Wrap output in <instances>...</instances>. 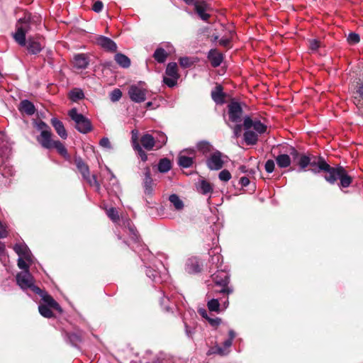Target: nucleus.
<instances>
[{"mask_svg": "<svg viewBox=\"0 0 363 363\" xmlns=\"http://www.w3.org/2000/svg\"><path fill=\"white\" fill-rule=\"evenodd\" d=\"M318 170L312 169V172L317 173L320 170L325 171L328 173L325 176V179L330 184H334L337 179L340 180V186L343 188L348 187L352 183V179L350 177L346 170L341 166L337 167H331L323 159H320L317 163Z\"/></svg>", "mask_w": 363, "mask_h": 363, "instance_id": "nucleus-1", "label": "nucleus"}, {"mask_svg": "<svg viewBox=\"0 0 363 363\" xmlns=\"http://www.w3.org/2000/svg\"><path fill=\"white\" fill-rule=\"evenodd\" d=\"M245 129L244 140L247 145H255L258 140V135L267 131V125L257 119H252L250 116H245L243 121Z\"/></svg>", "mask_w": 363, "mask_h": 363, "instance_id": "nucleus-2", "label": "nucleus"}, {"mask_svg": "<svg viewBox=\"0 0 363 363\" xmlns=\"http://www.w3.org/2000/svg\"><path fill=\"white\" fill-rule=\"evenodd\" d=\"M69 116L75 123L76 128L82 133H87L91 130V124L90 121L82 114L77 112V108H74L69 111Z\"/></svg>", "mask_w": 363, "mask_h": 363, "instance_id": "nucleus-3", "label": "nucleus"}, {"mask_svg": "<svg viewBox=\"0 0 363 363\" xmlns=\"http://www.w3.org/2000/svg\"><path fill=\"white\" fill-rule=\"evenodd\" d=\"M16 281L18 285L23 290L30 289L38 294L41 293L40 289L34 285L33 277L29 271L19 272L16 276Z\"/></svg>", "mask_w": 363, "mask_h": 363, "instance_id": "nucleus-4", "label": "nucleus"}, {"mask_svg": "<svg viewBox=\"0 0 363 363\" xmlns=\"http://www.w3.org/2000/svg\"><path fill=\"white\" fill-rule=\"evenodd\" d=\"M74 162L78 170L82 174L83 178L91 186H95L99 188V184L98 183L96 176H90V172L89 167L84 162L80 157H77L74 160Z\"/></svg>", "mask_w": 363, "mask_h": 363, "instance_id": "nucleus-5", "label": "nucleus"}, {"mask_svg": "<svg viewBox=\"0 0 363 363\" xmlns=\"http://www.w3.org/2000/svg\"><path fill=\"white\" fill-rule=\"evenodd\" d=\"M212 279L217 286L221 287V289L217 291V292L227 294L232 293L233 290L228 286V277L226 272L223 271L217 272L212 275Z\"/></svg>", "mask_w": 363, "mask_h": 363, "instance_id": "nucleus-6", "label": "nucleus"}, {"mask_svg": "<svg viewBox=\"0 0 363 363\" xmlns=\"http://www.w3.org/2000/svg\"><path fill=\"white\" fill-rule=\"evenodd\" d=\"M224 157L219 151L213 152L206 160L207 167L211 170L220 169L224 164Z\"/></svg>", "mask_w": 363, "mask_h": 363, "instance_id": "nucleus-7", "label": "nucleus"}, {"mask_svg": "<svg viewBox=\"0 0 363 363\" xmlns=\"http://www.w3.org/2000/svg\"><path fill=\"white\" fill-rule=\"evenodd\" d=\"M147 90L138 85H132L128 90L130 99L135 103H141L146 99Z\"/></svg>", "mask_w": 363, "mask_h": 363, "instance_id": "nucleus-8", "label": "nucleus"}, {"mask_svg": "<svg viewBox=\"0 0 363 363\" xmlns=\"http://www.w3.org/2000/svg\"><path fill=\"white\" fill-rule=\"evenodd\" d=\"M228 107L230 121L235 123H240L242 116V109L240 104L233 101Z\"/></svg>", "mask_w": 363, "mask_h": 363, "instance_id": "nucleus-9", "label": "nucleus"}, {"mask_svg": "<svg viewBox=\"0 0 363 363\" xmlns=\"http://www.w3.org/2000/svg\"><path fill=\"white\" fill-rule=\"evenodd\" d=\"M194 157V150H186L180 152L178 157V163L179 164L184 167L188 168L190 167L193 164V160Z\"/></svg>", "mask_w": 363, "mask_h": 363, "instance_id": "nucleus-10", "label": "nucleus"}, {"mask_svg": "<svg viewBox=\"0 0 363 363\" xmlns=\"http://www.w3.org/2000/svg\"><path fill=\"white\" fill-rule=\"evenodd\" d=\"M38 143L45 148H52L55 140L52 139V133L50 129L43 130L37 138Z\"/></svg>", "mask_w": 363, "mask_h": 363, "instance_id": "nucleus-11", "label": "nucleus"}, {"mask_svg": "<svg viewBox=\"0 0 363 363\" xmlns=\"http://www.w3.org/2000/svg\"><path fill=\"white\" fill-rule=\"evenodd\" d=\"M96 43L107 51L116 52L117 45L114 41L109 38L100 35L96 38Z\"/></svg>", "mask_w": 363, "mask_h": 363, "instance_id": "nucleus-12", "label": "nucleus"}, {"mask_svg": "<svg viewBox=\"0 0 363 363\" xmlns=\"http://www.w3.org/2000/svg\"><path fill=\"white\" fill-rule=\"evenodd\" d=\"M291 155L294 157V160H297V164L301 169H305L308 164L315 166V162H311L309 157L304 155H299L297 151L293 149Z\"/></svg>", "mask_w": 363, "mask_h": 363, "instance_id": "nucleus-13", "label": "nucleus"}, {"mask_svg": "<svg viewBox=\"0 0 363 363\" xmlns=\"http://www.w3.org/2000/svg\"><path fill=\"white\" fill-rule=\"evenodd\" d=\"M14 251L18 254L19 257L25 258L28 262H32V255L28 247L24 244L15 245Z\"/></svg>", "mask_w": 363, "mask_h": 363, "instance_id": "nucleus-14", "label": "nucleus"}, {"mask_svg": "<svg viewBox=\"0 0 363 363\" xmlns=\"http://www.w3.org/2000/svg\"><path fill=\"white\" fill-rule=\"evenodd\" d=\"M50 123L55 128L56 133L61 138L66 139L67 138V133L62 121H59L56 118H52L50 121Z\"/></svg>", "mask_w": 363, "mask_h": 363, "instance_id": "nucleus-15", "label": "nucleus"}, {"mask_svg": "<svg viewBox=\"0 0 363 363\" xmlns=\"http://www.w3.org/2000/svg\"><path fill=\"white\" fill-rule=\"evenodd\" d=\"M145 176L143 182L145 194L146 195H152L153 193V180L150 177V171L149 168L145 169Z\"/></svg>", "mask_w": 363, "mask_h": 363, "instance_id": "nucleus-16", "label": "nucleus"}, {"mask_svg": "<svg viewBox=\"0 0 363 363\" xmlns=\"http://www.w3.org/2000/svg\"><path fill=\"white\" fill-rule=\"evenodd\" d=\"M26 30L24 29L23 26H17L16 32L13 34V38L21 45L25 46Z\"/></svg>", "mask_w": 363, "mask_h": 363, "instance_id": "nucleus-17", "label": "nucleus"}, {"mask_svg": "<svg viewBox=\"0 0 363 363\" xmlns=\"http://www.w3.org/2000/svg\"><path fill=\"white\" fill-rule=\"evenodd\" d=\"M142 146L147 150H152L155 145V137L150 134H145L140 138Z\"/></svg>", "mask_w": 363, "mask_h": 363, "instance_id": "nucleus-18", "label": "nucleus"}, {"mask_svg": "<svg viewBox=\"0 0 363 363\" xmlns=\"http://www.w3.org/2000/svg\"><path fill=\"white\" fill-rule=\"evenodd\" d=\"M208 57L211 62L213 67H218L223 61V55L216 50H211L208 52Z\"/></svg>", "mask_w": 363, "mask_h": 363, "instance_id": "nucleus-19", "label": "nucleus"}, {"mask_svg": "<svg viewBox=\"0 0 363 363\" xmlns=\"http://www.w3.org/2000/svg\"><path fill=\"white\" fill-rule=\"evenodd\" d=\"M73 63L77 69H85L89 65V60L84 54H78L74 57Z\"/></svg>", "mask_w": 363, "mask_h": 363, "instance_id": "nucleus-20", "label": "nucleus"}, {"mask_svg": "<svg viewBox=\"0 0 363 363\" xmlns=\"http://www.w3.org/2000/svg\"><path fill=\"white\" fill-rule=\"evenodd\" d=\"M195 10H196V13H198V15L199 16V17L203 21H208V19L210 17V15L206 13V11H208V6L205 3H203V2L196 3L195 4Z\"/></svg>", "mask_w": 363, "mask_h": 363, "instance_id": "nucleus-21", "label": "nucleus"}, {"mask_svg": "<svg viewBox=\"0 0 363 363\" xmlns=\"http://www.w3.org/2000/svg\"><path fill=\"white\" fill-rule=\"evenodd\" d=\"M213 100L218 104H222L224 102V94L220 85H217L211 92Z\"/></svg>", "mask_w": 363, "mask_h": 363, "instance_id": "nucleus-22", "label": "nucleus"}, {"mask_svg": "<svg viewBox=\"0 0 363 363\" xmlns=\"http://www.w3.org/2000/svg\"><path fill=\"white\" fill-rule=\"evenodd\" d=\"M40 295L42 296L43 301L48 305V306H50L58 311H62L60 305L55 301V300L51 296L47 294H43L42 291Z\"/></svg>", "mask_w": 363, "mask_h": 363, "instance_id": "nucleus-23", "label": "nucleus"}, {"mask_svg": "<svg viewBox=\"0 0 363 363\" xmlns=\"http://www.w3.org/2000/svg\"><path fill=\"white\" fill-rule=\"evenodd\" d=\"M19 110L29 116L33 115L35 111L34 105L28 100H23L21 102Z\"/></svg>", "mask_w": 363, "mask_h": 363, "instance_id": "nucleus-24", "label": "nucleus"}, {"mask_svg": "<svg viewBox=\"0 0 363 363\" xmlns=\"http://www.w3.org/2000/svg\"><path fill=\"white\" fill-rule=\"evenodd\" d=\"M27 49L31 54H36L42 50V45L33 38H28Z\"/></svg>", "mask_w": 363, "mask_h": 363, "instance_id": "nucleus-25", "label": "nucleus"}, {"mask_svg": "<svg viewBox=\"0 0 363 363\" xmlns=\"http://www.w3.org/2000/svg\"><path fill=\"white\" fill-rule=\"evenodd\" d=\"M114 59L118 65L121 67L128 68L130 65V60L122 53H117L115 55Z\"/></svg>", "mask_w": 363, "mask_h": 363, "instance_id": "nucleus-26", "label": "nucleus"}, {"mask_svg": "<svg viewBox=\"0 0 363 363\" xmlns=\"http://www.w3.org/2000/svg\"><path fill=\"white\" fill-rule=\"evenodd\" d=\"M186 270L189 273H196L201 270L199 261L196 258L189 259L186 263Z\"/></svg>", "mask_w": 363, "mask_h": 363, "instance_id": "nucleus-27", "label": "nucleus"}, {"mask_svg": "<svg viewBox=\"0 0 363 363\" xmlns=\"http://www.w3.org/2000/svg\"><path fill=\"white\" fill-rule=\"evenodd\" d=\"M277 163L279 167H287L291 164V159L288 155L283 154L278 155L276 158Z\"/></svg>", "mask_w": 363, "mask_h": 363, "instance_id": "nucleus-28", "label": "nucleus"}, {"mask_svg": "<svg viewBox=\"0 0 363 363\" xmlns=\"http://www.w3.org/2000/svg\"><path fill=\"white\" fill-rule=\"evenodd\" d=\"M133 148L135 150H136L141 158L143 161H146L147 159V156L145 151L143 150L142 147L138 144L137 142V136L135 137L133 136Z\"/></svg>", "mask_w": 363, "mask_h": 363, "instance_id": "nucleus-29", "label": "nucleus"}, {"mask_svg": "<svg viewBox=\"0 0 363 363\" xmlns=\"http://www.w3.org/2000/svg\"><path fill=\"white\" fill-rule=\"evenodd\" d=\"M165 73L169 77L179 78L177 63H175V62L169 63L167 66Z\"/></svg>", "mask_w": 363, "mask_h": 363, "instance_id": "nucleus-30", "label": "nucleus"}, {"mask_svg": "<svg viewBox=\"0 0 363 363\" xmlns=\"http://www.w3.org/2000/svg\"><path fill=\"white\" fill-rule=\"evenodd\" d=\"M154 58L156 61H157L160 63L164 62L167 57V53L166 51L162 48H157L153 55Z\"/></svg>", "mask_w": 363, "mask_h": 363, "instance_id": "nucleus-31", "label": "nucleus"}, {"mask_svg": "<svg viewBox=\"0 0 363 363\" xmlns=\"http://www.w3.org/2000/svg\"><path fill=\"white\" fill-rule=\"evenodd\" d=\"M155 145L157 148H161L163 145H164L167 140V137L163 133L160 132L157 133V136L155 138Z\"/></svg>", "mask_w": 363, "mask_h": 363, "instance_id": "nucleus-32", "label": "nucleus"}, {"mask_svg": "<svg viewBox=\"0 0 363 363\" xmlns=\"http://www.w3.org/2000/svg\"><path fill=\"white\" fill-rule=\"evenodd\" d=\"M199 189L200 191L203 194H207L208 193L212 192L213 191V187L211 184L208 182L203 179L199 182Z\"/></svg>", "mask_w": 363, "mask_h": 363, "instance_id": "nucleus-33", "label": "nucleus"}, {"mask_svg": "<svg viewBox=\"0 0 363 363\" xmlns=\"http://www.w3.org/2000/svg\"><path fill=\"white\" fill-rule=\"evenodd\" d=\"M69 96L72 101H77L79 99H83L84 95L81 89H74L69 92Z\"/></svg>", "mask_w": 363, "mask_h": 363, "instance_id": "nucleus-34", "label": "nucleus"}, {"mask_svg": "<svg viewBox=\"0 0 363 363\" xmlns=\"http://www.w3.org/2000/svg\"><path fill=\"white\" fill-rule=\"evenodd\" d=\"M171 169L170 161L166 158L162 159L158 164V169L160 172H167Z\"/></svg>", "mask_w": 363, "mask_h": 363, "instance_id": "nucleus-35", "label": "nucleus"}, {"mask_svg": "<svg viewBox=\"0 0 363 363\" xmlns=\"http://www.w3.org/2000/svg\"><path fill=\"white\" fill-rule=\"evenodd\" d=\"M169 201L174 205V208L177 210L182 209L184 206L182 201L176 194H172L169 196Z\"/></svg>", "mask_w": 363, "mask_h": 363, "instance_id": "nucleus-36", "label": "nucleus"}, {"mask_svg": "<svg viewBox=\"0 0 363 363\" xmlns=\"http://www.w3.org/2000/svg\"><path fill=\"white\" fill-rule=\"evenodd\" d=\"M55 147L57 152L62 156H67V151L65 145L59 140H55L52 145V148Z\"/></svg>", "mask_w": 363, "mask_h": 363, "instance_id": "nucleus-37", "label": "nucleus"}, {"mask_svg": "<svg viewBox=\"0 0 363 363\" xmlns=\"http://www.w3.org/2000/svg\"><path fill=\"white\" fill-rule=\"evenodd\" d=\"M38 310L40 313L45 318H51L53 315L52 311L46 305H40Z\"/></svg>", "mask_w": 363, "mask_h": 363, "instance_id": "nucleus-38", "label": "nucleus"}, {"mask_svg": "<svg viewBox=\"0 0 363 363\" xmlns=\"http://www.w3.org/2000/svg\"><path fill=\"white\" fill-rule=\"evenodd\" d=\"M207 306L209 311L218 312L220 308V303L218 299L212 298L208 301Z\"/></svg>", "mask_w": 363, "mask_h": 363, "instance_id": "nucleus-39", "label": "nucleus"}, {"mask_svg": "<svg viewBox=\"0 0 363 363\" xmlns=\"http://www.w3.org/2000/svg\"><path fill=\"white\" fill-rule=\"evenodd\" d=\"M213 354H218L221 356L225 355L228 354V352L225 350L223 348L220 347V346H215L213 347H211L208 352L207 354L211 355Z\"/></svg>", "mask_w": 363, "mask_h": 363, "instance_id": "nucleus-40", "label": "nucleus"}, {"mask_svg": "<svg viewBox=\"0 0 363 363\" xmlns=\"http://www.w3.org/2000/svg\"><path fill=\"white\" fill-rule=\"evenodd\" d=\"M197 148L203 153H206L211 151V145L208 142L202 141L197 144Z\"/></svg>", "mask_w": 363, "mask_h": 363, "instance_id": "nucleus-41", "label": "nucleus"}, {"mask_svg": "<svg viewBox=\"0 0 363 363\" xmlns=\"http://www.w3.org/2000/svg\"><path fill=\"white\" fill-rule=\"evenodd\" d=\"M108 216L113 221L117 222L119 220L118 211L115 208H110L106 210Z\"/></svg>", "mask_w": 363, "mask_h": 363, "instance_id": "nucleus-42", "label": "nucleus"}, {"mask_svg": "<svg viewBox=\"0 0 363 363\" xmlns=\"http://www.w3.org/2000/svg\"><path fill=\"white\" fill-rule=\"evenodd\" d=\"M355 96L354 99L358 101L359 104L361 100L363 99V83L359 84L356 89V91L354 92Z\"/></svg>", "mask_w": 363, "mask_h": 363, "instance_id": "nucleus-43", "label": "nucleus"}, {"mask_svg": "<svg viewBox=\"0 0 363 363\" xmlns=\"http://www.w3.org/2000/svg\"><path fill=\"white\" fill-rule=\"evenodd\" d=\"M30 263V262H28L27 260L25 259V258L18 257V267L23 271H29Z\"/></svg>", "mask_w": 363, "mask_h": 363, "instance_id": "nucleus-44", "label": "nucleus"}, {"mask_svg": "<svg viewBox=\"0 0 363 363\" xmlns=\"http://www.w3.org/2000/svg\"><path fill=\"white\" fill-rule=\"evenodd\" d=\"M121 96L122 92L118 89H114L110 94V99L113 102L118 101L121 98Z\"/></svg>", "mask_w": 363, "mask_h": 363, "instance_id": "nucleus-45", "label": "nucleus"}, {"mask_svg": "<svg viewBox=\"0 0 363 363\" xmlns=\"http://www.w3.org/2000/svg\"><path fill=\"white\" fill-rule=\"evenodd\" d=\"M309 48L312 51H316L321 46V42L317 39L308 40Z\"/></svg>", "mask_w": 363, "mask_h": 363, "instance_id": "nucleus-46", "label": "nucleus"}, {"mask_svg": "<svg viewBox=\"0 0 363 363\" xmlns=\"http://www.w3.org/2000/svg\"><path fill=\"white\" fill-rule=\"evenodd\" d=\"M219 179L223 182H228L231 179V174L228 170H222L218 175Z\"/></svg>", "mask_w": 363, "mask_h": 363, "instance_id": "nucleus-47", "label": "nucleus"}, {"mask_svg": "<svg viewBox=\"0 0 363 363\" xmlns=\"http://www.w3.org/2000/svg\"><path fill=\"white\" fill-rule=\"evenodd\" d=\"M359 35L354 33H351L348 35L347 41L350 44H356L359 42Z\"/></svg>", "mask_w": 363, "mask_h": 363, "instance_id": "nucleus-48", "label": "nucleus"}, {"mask_svg": "<svg viewBox=\"0 0 363 363\" xmlns=\"http://www.w3.org/2000/svg\"><path fill=\"white\" fill-rule=\"evenodd\" d=\"M178 78H174L172 77H165L163 79V82L165 84H167L169 87H173L177 82Z\"/></svg>", "mask_w": 363, "mask_h": 363, "instance_id": "nucleus-49", "label": "nucleus"}, {"mask_svg": "<svg viewBox=\"0 0 363 363\" xmlns=\"http://www.w3.org/2000/svg\"><path fill=\"white\" fill-rule=\"evenodd\" d=\"M179 62L181 66L183 67H189L193 64V62L190 60V58L186 57H181L179 60Z\"/></svg>", "mask_w": 363, "mask_h": 363, "instance_id": "nucleus-50", "label": "nucleus"}, {"mask_svg": "<svg viewBox=\"0 0 363 363\" xmlns=\"http://www.w3.org/2000/svg\"><path fill=\"white\" fill-rule=\"evenodd\" d=\"M274 162L272 160H269L265 163V170L268 173H272L274 169Z\"/></svg>", "mask_w": 363, "mask_h": 363, "instance_id": "nucleus-51", "label": "nucleus"}, {"mask_svg": "<svg viewBox=\"0 0 363 363\" xmlns=\"http://www.w3.org/2000/svg\"><path fill=\"white\" fill-rule=\"evenodd\" d=\"M233 136L235 138H238L241 135L242 133V125L237 124L233 128Z\"/></svg>", "mask_w": 363, "mask_h": 363, "instance_id": "nucleus-52", "label": "nucleus"}, {"mask_svg": "<svg viewBox=\"0 0 363 363\" xmlns=\"http://www.w3.org/2000/svg\"><path fill=\"white\" fill-rule=\"evenodd\" d=\"M104 7V4L102 3V1H96L94 2V4H93V6H92V9L95 11V12H100L101 11L102 9Z\"/></svg>", "mask_w": 363, "mask_h": 363, "instance_id": "nucleus-53", "label": "nucleus"}, {"mask_svg": "<svg viewBox=\"0 0 363 363\" xmlns=\"http://www.w3.org/2000/svg\"><path fill=\"white\" fill-rule=\"evenodd\" d=\"M99 144L101 147L110 149L111 148V143L108 138H103L101 139Z\"/></svg>", "mask_w": 363, "mask_h": 363, "instance_id": "nucleus-54", "label": "nucleus"}, {"mask_svg": "<svg viewBox=\"0 0 363 363\" xmlns=\"http://www.w3.org/2000/svg\"><path fill=\"white\" fill-rule=\"evenodd\" d=\"M194 328H190L186 324H185V333L187 337L192 338L193 335L194 334Z\"/></svg>", "mask_w": 363, "mask_h": 363, "instance_id": "nucleus-55", "label": "nucleus"}, {"mask_svg": "<svg viewBox=\"0 0 363 363\" xmlns=\"http://www.w3.org/2000/svg\"><path fill=\"white\" fill-rule=\"evenodd\" d=\"M208 321L209 322V323L213 325V326H217L218 325L220 322H221V320L220 318H208Z\"/></svg>", "mask_w": 363, "mask_h": 363, "instance_id": "nucleus-56", "label": "nucleus"}, {"mask_svg": "<svg viewBox=\"0 0 363 363\" xmlns=\"http://www.w3.org/2000/svg\"><path fill=\"white\" fill-rule=\"evenodd\" d=\"M239 169L242 173L247 174L248 175L253 174L255 172V171L254 169H249L247 168V167H245L244 165L240 166Z\"/></svg>", "mask_w": 363, "mask_h": 363, "instance_id": "nucleus-57", "label": "nucleus"}, {"mask_svg": "<svg viewBox=\"0 0 363 363\" xmlns=\"http://www.w3.org/2000/svg\"><path fill=\"white\" fill-rule=\"evenodd\" d=\"M17 26H23L24 27V29L26 30V33L29 30L30 27L27 22V20L24 18L23 20L21 19L18 23Z\"/></svg>", "mask_w": 363, "mask_h": 363, "instance_id": "nucleus-58", "label": "nucleus"}, {"mask_svg": "<svg viewBox=\"0 0 363 363\" xmlns=\"http://www.w3.org/2000/svg\"><path fill=\"white\" fill-rule=\"evenodd\" d=\"M230 38H222L220 40H219V44L223 47H227L228 46L229 43H230Z\"/></svg>", "mask_w": 363, "mask_h": 363, "instance_id": "nucleus-59", "label": "nucleus"}, {"mask_svg": "<svg viewBox=\"0 0 363 363\" xmlns=\"http://www.w3.org/2000/svg\"><path fill=\"white\" fill-rule=\"evenodd\" d=\"M240 183L242 186H247L250 184V179L247 177H242L240 179Z\"/></svg>", "mask_w": 363, "mask_h": 363, "instance_id": "nucleus-60", "label": "nucleus"}, {"mask_svg": "<svg viewBox=\"0 0 363 363\" xmlns=\"http://www.w3.org/2000/svg\"><path fill=\"white\" fill-rule=\"evenodd\" d=\"M199 313L203 318H206V320L208 319V313L205 309H199Z\"/></svg>", "mask_w": 363, "mask_h": 363, "instance_id": "nucleus-61", "label": "nucleus"}, {"mask_svg": "<svg viewBox=\"0 0 363 363\" xmlns=\"http://www.w3.org/2000/svg\"><path fill=\"white\" fill-rule=\"evenodd\" d=\"M38 128L41 130V131L43 130H45V129H50V128L48 126V125L44 123V122H40L39 124H38Z\"/></svg>", "mask_w": 363, "mask_h": 363, "instance_id": "nucleus-62", "label": "nucleus"}, {"mask_svg": "<svg viewBox=\"0 0 363 363\" xmlns=\"http://www.w3.org/2000/svg\"><path fill=\"white\" fill-rule=\"evenodd\" d=\"M232 342H233V341L231 340H229V339L226 340L223 343L224 347H225L224 350H225V349L229 348L231 346Z\"/></svg>", "mask_w": 363, "mask_h": 363, "instance_id": "nucleus-63", "label": "nucleus"}, {"mask_svg": "<svg viewBox=\"0 0 363 363\" xmlns=\"http://www.w3.org/2000/svg\"><path fill=\"white\" fill-rule=\"evenodd\" d=\"M235 336V333L233 330H230L229 331V340H231L233 341Z\"/></svg>", "mask_w": 363, "mask_h": 363, "instance_id": "nucleus-64", "label": "nucleus"}]
</instances>
